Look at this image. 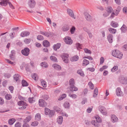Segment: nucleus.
I'll use <instances>...</instances> for the list:
<instances>
[{"label":"nucleus","instance_id":"obj_1","mask_svg":"<svg viewBox=\"0 0 127 127\" xmlns=\"http://www.w3.org/2000/svg\"><path fill=\"white\" fill-rule=\"evenodd\" d=\"M112 55L113 56L121 59L122 57L123 54L118 50L115 49L112 51Z\"/></svg>","mask_w":127,"mask_h":127},{"label":"nucleus","instance_id":"obj_2","mask_svg":"<svg viewBox=\"0 0 127 127\" xmlns=\"http://www.w3.org/2000/svg\"><path fill=\"white\" fill-rule=\"evenodd\" d=\"M8 3L9 7L12 9H14V7L11 3L9 2V0H3L0 2V5L2 6H6Z\"/></svg>","mask_w":127,"mask_h":127},{"label":"nucleus","instance_id":"obj_3","mask_svg":"<svg viewBox=\"0 0 127 127\" xmlns=\"http://www.w3.org/2000/svg\"><path fill=\"white\" fill-rule=\"evenodd\" d=\"M30 50L27 47L25 48L24 49L21 51V53L24 56H27L30 53Z\"/></svg>","mask_w":127,"mask_h":127},{"label":"nucleus","instance_id":"obj_4","mask_svg":"<svg viewBox=\"0 0 127 127\" xmlns=\"http://www.w3.org/2000/svg\"><path fill=\"white\" fill-rule=\"evenodd\" d=\"M68 55L67 53L63 54L61 56V57L62 58L64 62L66 63H68Z\"/></svg>","mask_w":127,"mask_h":127},{"label":"nucleus","instance_id":"obj_5","mask_svg":"<svg viewBox=\"0 0 127 127\" xmlns=\"http://www.w3.org/2000/svg\"><path fill=\"white\" fill-rule=\"evenodd\" d=\"M98 109L101 113L103 115H105L107 114L106 108L103 106H99L98 107Z\"/></svg>","mask_w":127,"mask_h":127},{"label":"nucleus","instance_id":"obj_6","mask_svg":"<svg viewBox=\"0 0 127 127\" xmlns=\"http://www.w3.org/2000/svg\"><path fill=\"white\" fill-rule=\"evenodd\" d=\"M64 41L67 44H71L73 42L71 38L69 36H66L64 38Z\"/></svg>","mask_w":127,"mask_h":127},{"label":"nucleus","instance_id":"obj_7","mask_svg":"<svg viewBox=\"0 0 127 127\" xmlns=\"http://www.w3.org/2000/svg\"><path fill=\"white\" fill-rule=\"evenodd\" d=\"M119 81L122 84H126L127 83V78L124 76H120L119 78Z\"/></svg>","mask_w":127,"mask_h":127},{"label":"nucleus","instance_id":"obj_8","mask_svg":"<svg viewBox=\"0 0 127 127\" xmlns=\"http://www.w3.org/2000/svg\"><path fill=\"white\" fill-rule=\"evenodd\" d=\"M35 4L36 2L34 0H29L28 1V5L31 8H33L35 6Z\"/></svg>","mask_w":127,"mask_h":127},{"label":"nucleus","instance_id":"obj_9","mask_svg":"<svg viewBox=\"0 0 127 127\" xmlns=\"http://www.w3.org/2000/svg\"><path fill=\"white\" fill-rule=\"evenodd\" d=\"M111 120L113 123L117 122H118V119L116 116L114 114H112L111 116Z\"/></svg>","mask_w":127,"mask_h":127},{"label":"nucleus","instance_id":"obj_10","mask_svg":"<svg viewBox=\"0 0 127 127\" xmlns=\"http://www.w3.org/2000/svg\"><path fill=\"white\" fill-rule=\"evenodd\" d=\"M67 13L72 18L75 19L76 17L74 16L73 11L71 9L68 8L67 9Z\"/></svg>","mask_w":127,"mask_h":127},{"label":"nucleus","instance_id":"obj_11","mask_svg":"<svg viewBox=\"0 0 127 127\" xmlns=\"http://www.w3.org/2000/svg\"><path fill=\"white\" fill-rule=\"evenodd\" d=\"M39 105L40 106L44 107L47 105V103L43 100L40 99L39 100Z\"/></svg>","mask_w":127,"mask_h":127},{"label":"nucleus","instance_id":"obj_12","mask_svg":"<svg viewBox=\"0 0 127 127\" xmlns=\"http://www.w3.org/2000/svg\"><path fill=\"white\" fill-rule=\"evenodd\" d=\"M116 93L118 96H123L124 94L123 92L121 91L120 88L118 87L116 90Z\"/></svg>","mask_w":127,"mask_h":127},{"label":"nucleus","instance_id":"obj_13","mask_svg":"<svg viewBox=\"0 0 127 127\" xmlns=\"http://www.w3.org/2000/svg\"><path fill=\"white\" fill-rule=\"evenodd\" d=\"M84 14L85 17L87 21H90L92 20V17L89 13L86 12Z\"/></svg>","mask_w":127,"mask_h":127},{"label":"nucleus","instance_id":"obj_14","mask_svg":"<svg viewBox=\"0 0 127 127\" xmlns=\"http://www.w3.org/2000/svg\"><path fill=\"white\" fill-rule=\"evenodd\" d=\"M122 33H125L127 31V27L124 24L120 29Z\"/></svg>","mask_w":127,"mask_h":127},{"label":"nucleus","instance_id":"obj_15","mask_svg":"<svg viewBox=\"0 0 127 127\" xmlns=\"http://www.w3.org/2000/svg\"><path fill=\"white\" fill-rule=\"evenodd\" d=\"M113 35L110 34H109L107 36V39L109 42L111 43L113 42Z\"/></svg>","mask_w":127,"mask_h":127},{"label":"nucleus","instance_id":"obj_16","mask_svg":"<svg viewBox=\"0 0 127 127\" xmlns=\"http://www.w3.org/2000/svg\"><path fill=\"white\" fill-rule=\"evenodd\" d=\"M61 46V44L60 43H58L56 44H54L53 46L54 50L55 51H57V49H58L60 48Z\"/></svg>","mask_w":127,"mask_h":127},{"label":"nucleus","instance_id":"obj_17","mask_svg":"<svg viewBox=\"0 0 127 127\" xmlns=\"http://www.w3.org/2000/svg\"><path fill=\"white\" fill-rule=\"evenodd\" d=\"M41 115L40 113H38L36 114L35 117V120L37 121H39L41 120Z\"/></svg>","mask_w":127,"mask_h":127},{"label":"nucleus","instance_id":"obj_18","mask_svg":"<svg viewBox=\"0 0 127 127\" xmlns=\"http://www.w3.org/2000/svg\"><path fill=\"white\" fill-rule=\"evenodd\" d=\"M52 66L53 68L56 70H60L61 68V66L57 64H53Z\"/></svg>","mask_w":127,"mask_h":127},{"label":"nucleus","instance_id":"obj_19","mask_svg":"<svg viewBox=\"0 0 127 127\" xmlns=\"http://www.w3.org/2000/svg\"><path fill=\"white\" fill-rule=\"evenodd\" d=\"M63 118L61 116H59L57 119V122L59 124H62L63 121Z\"/></svg>","mask_w":127,"mask_h":127},{"label":"nucleus","instance_id":"obj_20","mask_svg":"<svg viewBox=\"0 0 127 127\" xmlns=\"http://www.w3.org/2000/svg\"><path fill=\"white\" fill-rule=\"evenodd\" d=\"M40 33L42 34L45 36L47 37H48L50 35V33L48 32H42L40 31Z\"/></svg>","mask_w":127,"mask_h":127},{"label":"nucleus","instance_id":"obj_21","mask_svg":"<svg viewBox=\"0 0 127 127\" xmlns=\"http://www.w3.org/2000/svg\"><path fill=\"white\" fill-rule=\"evenodd\" d=\"M30 33L28 31L24 32L21 33V36L22 37L27 36L29 35Z\"/></svg>","mask_w":127,"mask_h":127},{"label":"nucleus","instance_id":"obj_22","mask_svg":"<svg viewBox=\"0 0 127 127\" xmlns=\"http://www.w3.org/2000/svg\"><path fill=\"white\" fill-rule=\"evenodd\" d=\"M13 78L14 80L17 81H19V79L20 78V75L18 74H16L13 76Z\"/></svg>","mask_w":127,"mask_h":127},{"label":"nucleus","instance_id":"obj_23","mask_svg":"<svg viewBox=\"0 0 127 127\" xmlns=\"http://www.w3.org/2000/svg\"><path fill=\"white\" fill-rule=\"evenodd\" d=\"M89 64V61L86 59H84L83 61L82 65L83 66H86Z\"/></svg>","mask_w":127,"mask_h":127},{"label":"nucleus","instance_id":"obj_24","mask_svg":"<svg viewBox=\"0 0 127 127\" xmlns=\"http://www.w3.org/2000/svg\"><path fill=\"white\" fill-rule=\"evenodd\" d=\"M32 117L31 116H28L24 120V122L25 123L29 122L31 119Z\"/></svg>","mask_w":127,"mask_h":127},{"label":"nucleus","instance_id":"obj_25","mask_svg":"<svg viewBox=\"0 0 127 127\" xmlns=\"http://www.w3.org/2000/svg\"><path fill=\"white\" fill-rule=\"evenodd\" d=\"M79 59V57L77 55L71 58L70 60L72 61H76L78 60Z\"/></svg>","mask_w":127,"mask_h":127},{"label":"nucleus","instance_id":"obj_26","mask_svg":"<svg viewBox=\"0 0 127 127\" xmlns=\"http://www.w3.org/2000/svg\"><path fill=\"white\" fill-rule=\"evenodd\" d=\"M43 46L46 47H48L50 45L49 42L47 40H44L43 42Z\"/></svg>","mask_w":127,"mask_h":127},{"label":"nucleus","instance_id":"obj_27","mask_svg":"<svg viewBox=\"0 0 127 127\" xmlns=\"http://www.w3.org/2000/svg\"><path fill=\"white\" fill-rule=\"evenodd\" d=\"M64 106L65 108L68 109L70 106V105L68 102L66 101L64 103Z\"/></svg>","mask_w":127,"mask_h":127},{"label":"nucleus","instance_id":"obj_28","mask_svg":"<svg viewBox=\"0 0 127 127\" xmlns=\"http://www.w3.org/2000/svg\"><path fill=\"white\" fill-rule=\"evenodd\" d=\"M18 104L19 106H21L23 105H27V104L25 102L23 101H20L18 102Z\"/></svg>","mask_w":127,"mask_h":127},{"label":"nucleus","instance_id":"obj_29","mask_svg":"<svg viewBox=\"0 0 127 127\" xmlns=\"http://www.w3.org/2000/svg\"><path fill=\"white\" fill-rule=\"evenodd\" d=\"M98 94V90L97 88H95L94 89L93 96L94 97H96Z\"/></svg>","mask_w":127,"mask_h":127},{"label":"nucleus","instance_id":"obj_30","mask_svg":"<svg viewBox=\"0 0 127 127\" xmlns=\"http://www.w3.org/2000/svg\"><path fill=\"white\" fill-rule=\"evenodd\" d=\"M40 65L42 67H44L45 68H47L48 66V64L45 62L41 63Z\"/></svg>","mask_w":127,"mask_h":127},{"label":"nucleus","instance_id":"obj_31","mask_svg":"<svg viewBox=\"0 0 127 127\" xmlns=\"http://www.w3.org/2000/svg\"><path fill=\"white\" fill-rule=\"evenodd\" d=\"M111 25L114 28H116L118 27L119 25L118 23L117 22H114L113 21H112L111 23Z\"/></svg>","mask_w":127,"mask_h":127},{"label":"nucleus","instance_id":"obj_32","mask_svg":"<svg viewBox=\"0 0 127 127\" xmlns=\"http://www.w3.org/2000/svg\"><path fill=\"white\" fill-rule=\"evenodd\" d=\"M66 96V95L65 94H63L60 96L58 99V100H61L64 98Z\"/></svg>","mask_w":127,"mask_h":127},{"label":"nucleus","instance_id":"obj_33","mask_svg":"<svg viewBox=\"0 0 127 127\" xmlns=\"http://www.w3.org/2000/svg\"><path fill=\"white\" fill-rule=\"evenodd\" d=\"M74 79L73 78L71 79L69 81V85L70 87L71 86H73L74 85Z\"/></svg>","mask_w":127,"mask_h":127},{"label":"nucleus","instance_id":"obj_34","mask_svg":"<svg viewBox=\"0 0 127 127\" xmlns=\"http://www.w3.org/2000/svg\"><path fill=\"white\" fill-rule=\"evenodd\" d=\"M108 30L110 33L114 34H115L117 31L116 29L111 28H109Z\"/></svg>","mask_w":127,"mask_h":127},{"label":"nucleus","instance_id":"obj_35","mask_svg":"<svg viewBox=\"0 0 127 127\" xmlns=\"http://www.w3.org/2000/svg\"><path fill=\"white\" fill-rule=\"evenodd\" d=\"M70 90V91L72 92L74 91H77L78 90V88L75 86L74 85L73 86H71L69 88Z\"/></svg>","mask_w":127,"mask_h":127},{"label":"nucleus","instance_id":"obj_36","mask_svg":"<svg viewBox=\"0 0 127 127\" xmlns=\"http://www.w3.org/2000/svg\"><path fill=\"white\" fill-rule=\"evenodd\" d=\"M107 13L109 14L113 11V9L111 7H109L107 8L106 9Z\"/></svg>","mask_w":127,"mask_h":127},{"label":"nucleus","instance_id":"obj_37","mask_svg":"<svg viewBox=\"0 0 127 127\" xmlns=\"http://www.w3.org/2000/svg\"><path fill=\"white\" fill-rule=\"evenodd\" d=\"M95 118L96 119L97 122L98 123H101L102 120L101 118L98 115H96L95 116Z\"/></svg>","mask_w":127,"mask_h":127},{"label":"nucleus","instance_id":"obj_38","mask_svg":"<svg viewBox=\"0 0 127 127\" xmlns=\"http://www.w3.org/2000/svg\"><path fill=\"white\" fill-rule=\"evenodd\" d=\"M38 121H35L32 122L31 123V126L33 127H35L37 126L39 124Z\"/></svg>","mask_w":127,"mask_h":127},{"label":"nucleus","instance_id":"obj_39","mask_svg":"<svg viewBox=\"0 0 127 127\" xmlns=\"http://www.w3.org/2000/svg\"><path fill=\"white\" fill-rule=\"evenodd\" d=\"M15 121L14 119L12 118L9 119L8 120V123L10 125L13 124Z\"/></svg>","mask_w":127,"mask_h":127},{"label":"nucleus","instance_id":"obj_40","mask_svg":"<svg viewBox=\"0 0 127 127\" xmlns=\"http://www.w3.org/2000/svg\"><path fill=\"white\" fill-rule=\"evenodd\" d=\"M22 86H27L28 85V84L25 80H23L22 82Z\"/></svg>","mask_w":127,"mask_h":127},{"label":"nucleus","instance_id":"obj_41","mask_svg":"<svg viewBox=\"0 0 127 127\" xmlns=\"http://www.w3.org/2000/svg\"><path fill=\"white\" fill-rule=\"evenodd\" d=\"M50 60L52 61L55 62H57V59L55 57L53 56H51L50 57Z\"/></svg>","mask_w":127,"mask_h":127},{"label":"nucleus","instance_id":"obj_42","mask_svg":"<svg viewBox=\"0 0 127 127\" xmlns=\"http://www.w3.org/2000/svg\"><path fill=\"white\" fill-rule=\"evenodd\" d=\"M33 79H34L35 81H37L38 79V77L36 74L34 73L32 76Z\"/></svg>","mask_w":127,"mask_h":127},{"label":"nucleus","instance_id":"obj_43","mask_svg":"<svg viewBox=\"0 0 127 127\" xmlns=\"http://www.w3.org/2000/svg\"><path fill=\"white\" fill-rule=\"evenodd\" d=\"M68 96L74 99H75L77 97V96L76 95L73 94H70L68 95Z\"/></svg>","mask_w":127,"mask_h":127},{"label":"nucleus","instance_id":"obj_44","mask_svg":"<svg viewBox=\"0 0 127 127\" xmlns=\"http://www.w3.org/2000/svg\"><path fill=\"white\" fill-rule=\"evenodd\" d=\"M121 10V8L120 7H118L117 9L115 11V16H117L119 12Z\"/></svg>","mask_w":127,"mask_h":127},{"label":"nucleus","instance_id":"obj_45","mask_svg":"<svg viewBox=\"0 0 127 127\" xmlns=\"http://www.w3.org/2000/svg\"><path fill=\"white\" fill-rule=\"evenodd\" d=\"M88 85L89 86L90 88L91 89H93L94 88V86L93 84L92 83L90 82L88 83Z\"/></svg>","mask_w":127,"mask_h":127},{"label":"nucleus","instance_id":"obj_46","mask_svg":"<svg viewBox=\"0 0 127 127\" xmlns=\"http://www.w3.org/2000/svg\"><path fill=\"white\" fill-rule=\"evenodd\" d=\"M84 50L85 52L87 54H90L92 53L91 51L86 48H84Z\"/></svg>","mask_w":127,"mask_h":127},{"label":"nucleus","instance_id":"obj_47","mask_svg":"<svg viewBox=\"0 0 127 127\" xmlns=\"http://www.w3.org/2000/svg\"><path fill=\"white\" fill-rule=\"evenodd\" d=\"M55 113V112L53 110L51 111L50 110V112L48 115H49V116L50 117H51L54 115Z\"/></svg>","mask_w":127,"mask_h":127},{"label":"nucleus","instance_id":"obj_48","mask_svg":"<svg viewBox=\"0 0 127 127\" xmlns=\"http://www.w3.org/2000/svg\"><path fill=\"white\" fill-rule=\"evenodd\" d=\"M29 102L31 103H34L35 101V100L34 97L30 98L28 99Z\"/></svg>","mask_w":127,"mask_h":127},{"label":"nucleus","instance_id":"obj_49","mask_svg":"<svg viewBox=\"0 0 127 127\" xmlns=\"http://www.w3.org/2000/svg\"><path fill=\"white\" fill-rule=\"evenodd\" d=\"M118 68L117 66H115L111 69V71L112 72H114L117 70Z\"/></svg>","mask_w":127,"mask_h":127},{"label":"nucleus","instance_id":"obj_50","mask_svg":"<svg viewBox=\"0 0 127 127\" xmlns=\"http://www.w3.org/2000/svg\"><path fill=\"white\" fill-rule=\"evenodd\" d=\"M6 99L7 100L10 99L12 98L11 96L9 94H6L5 96Z\"/></svg>","mask_w":127,"mask_h":127},{"label":"nucleus","instance_id":"obj_51","mask_svg":"<svg viewBox=\"0 0 127 127\" xmlns=\"http://www.w3.org/2000/svg\"><path fill=\"white\" fill-rule=\"evenodd\" d=\"M41 84L42 86L44 87H46V82L43 80H40Z\"/></svg>","mask_w":127,"mask_h":127},{"label":"nucleus","instance_id":"obj_52","mask_svg":"<svg viewBox=\"0 0 127 127\" xmlns=\"http://www.w3.org/2000/svg\"><path fill=\"white\" fill-rule=\"evenodd\" d=\"M77 72L78 74H79L81 76H83L84 75V73L81 70H78Z\"/></svg>","mask_w":127,"mask_h":127},{"label":"nucleus","instance_id":"obj_53","mask_svg":"<svg viewBox=\"0 0 127 127\" xmlns=\"http://www.w3.org/2000/svg\"><path fill=\"white\" fill-rule=\"evenodd\" d=\"M50 110L48 108H45V114L46 115H48L50 112Z\"/></svg>","mask_w":127,"mask_h":127},{"label":"nucleus","instance_id":"obj_54","mask_svg":"<svg viewBox=\"0 0 127 127\" xmlns=\"http://www.w3.org/2000/svg\"><path fill=\"white\" fill-rule=\"evenodd\" d=\"M69 29V27L67 26H64L62 28V30L64 31H68Z\"/></svg>","mask_w":127,"mask_h":127},{"label":"nucleus","instance_id":"obj_55","mask_svg":"<svg viewBox=\"0 0 127 127\" xmlns=\"http://www.w3.org/2000/svg\"><path fill=\"white\" fill-rule=\"evenodd\" d=\"M37 39L38 40H43L44 38L42 36L39 35L37 36Z\"/></svg>","mask_w":127,"mask_h":127},{"label":"nucleus","instance_id":"obj_56","mask_svg":"<svg viewBox=\"0 0 127 127\" xmlns=\"http://www.w3.org/2000/svg\"><path fill=\"white\" fill-rule=\"evenodd\" d=\"M76 47L77 49L78 50H79L81 49L82 48L81 46V45L79 43H77L76 44Z\"/></svg>","mask_w":127,"mask_h":127},{"label":"nucleus","instance_id":"obj_57","mask_svg":"<svg viewBox=\"0 0 127 127\" xmlns=\"http://www.w3.org/2000/svg\"><path fill=\"white\" fill-rule=\"evenodd\" d=\"M42 98L45 100H47L49 98V96L47 95H42Z\"/></svg>","mask_w":127,"mask_h":127},{"label":"nucleus","instance_id":"obj_58","mask_svg":"<svg viewBox=\"0 0 127 127\" xmlns=\"http://www.w3.org/2000/svg\"><path fill=\"white\" fill-rule=\"evenodd\" d=\"M31 40L30 39H25L24 40V42L26 44H29L31 42Z\"/></svg>","mask_w":127,"mask_h":127},{"label":"nucleus","instance_id":"obj_59","mask_svg":"<svg viewBox=\"0 0 127 127\" xmlns=\"http://www.w3.org/2000/svg\"><path fill=\"white\" fill-rule=\"evenodd\" d=\"M75 30V28L74 26L72 27V28L70 29L71 33V34H73Z\"/></svg>","mask_w":127,"mask_h":127},{"label":"nucleus","instance_id":"obj_60","mask_svg":"<svg viewBox=\"0 0 127 127\" xmlns=\"http://www.w3.org/2000/svg\"><path fill=\"white\" fill-rule=\"evenodd\" d=\"M15 33L14 32L11 33L9 34V35L11 38H13L15 36Z\"/></svg>","mask_w":127,"mask_h":127},{"label":"nucleus","instance_id":"obj_61","mask_svg":"<svg viewBox=\"0 0 127 127\" xmlns=\"http://www.w3.org/2000/svg\"><path fill=\"white\" fill-rule=\"evenodd\" d=\"M87 70H89L91 72L94 71L95 70V69L93 67L88 68H87Z\"/></svg>","mask_w":127,"mask_h":127},{"label":"nucleus","instance_id":"obj_62","mask_svg":"<svg viewBox=\"0 0 127 127\" xmlns=\"http://www.w3.org/2000/svg\"><path fill=\"white\" fill-rule=\"evenodd\" d=\"M21 125L20 123L17 122L16 123L15 125V127H21Z\"/></svg>","mask_w":127,"mask_h":127},{"label":"nucleus","instance_id":"obj_63","mask_svg":"<svg viewBox=\"0 0 127 127\" xmlns=\"http://www.w3.org/2000/svg\"><path fill=\"white\" fill-rule=\"evenodd\" d=\"M104 58L103 57H101L100 58V64H102L104 62Z\"/></svg>","mask_w":127,"mask_h":127},{"label":"nucleus","instance_id":"obj_64","mask_svg":"<svg viewBox=\"0 0 127 127\" xmlns=\"http://www.w3.org/2000/svg\"><path fill=\"white\" fill-rule=\"evenodd\" d=\"M123 11L124 13L127 14V7H124L123 9Z\"/></svg>","mask_w":127,"mask_h":127}]
</instances>
